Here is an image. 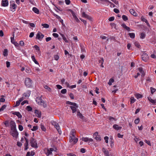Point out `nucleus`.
<instances>
[{
  "mask_svg": "<svg viewBox=\"0 0 156 156\" xmlns=\"http://www.w3.org/2000/svg\"><path fill=\"white\" fill-rule=\"evenodd\" d=\"M30 144L31 146L33 147L37 148L38 147L37 140L33 137H31L30 140Z\"/></svg>",
  "mask_w": 156,
  "mask_h": 156,
  "instance_id": "1",
  "label": "nucleus"
},
{
  "mask_svg": "<svg viewBox=\"0 0 156 156\" xmlns=\"http://www.w3.org/2000/svg\"><path fill=\"white\" fill-rule=\"evenodd\" d=\"M32 81L29 78H26L25 81V85L28 87H30L32 86Z\"/></svg>",
  "mask_w": 156,
  "mask_h": 156,
  "instance_id": "2",
  "label": "nucleus"
},
{
  "mask_svg": "<svg viewBox=\"0 0 156 156\" xmlns=\"http://www.w3.org/2000/svg\"><path fill=\"white\" fill-rule=\"evenodd\" d=\"M17 7V5L15 4V2L14 1H11L10 2V8L11 11L12 12L15 11Z\"/></svg>",
  "mask_w": 156,
  "mask_h": 156,
  "instance_id": "3",
  "label": "nucleus"
},
{
  "mask_svg": "<svg viewBox=\"0 0 156 156\" xmlns=\"http://www.w3.org/2000/svg\"><path fill=\"white\" fill-rule=\"evenodd\" d=\"M69 140L70 142L72 143V144H73L76 143L78 140V138L75 137V136H74L73 135L70 136L69 137Z\"/></svg>",
  "mask_w": 156,
  "mask_h": 156,
  "instance_id": "4",
  "label": "nucleus"
},
{
  "mask_svg": "<svg viewBox=\"0 0 156 156\" xmlns=\"http://www.w3.org/2000/svg\"><path fill=\"white\" fill-rule=\"evenodd\" d=\"M37 100L40 101V105L43 106L44 108H46L47 107V104L44 100H42L41 97H40L39 98H37L36 99V101H37Z\"/></svg>",
  "mask_w": 156,
  "mask_h": 156,
  "instance_id": "5",
  "label": "nucleus"
},
{
  "mask_svg": "<svg viewBox=\"0 0 156 156\" xmlns=\"http://www.w3.org/2000/svg\"><path fill=\"white\" fill-rule=\"evenodd\" d=\"M44 37V35L40 31H38L36 36V38L41 41Z\"/></svg>",
  "mask_w": 156,
  "mask_h": 156,
  "instance_id": "6",
  "label": "nucleus"
},
{
  "mask_svg": "<svg viewBox=\"0 0 156 156\" xmlns=\"http://www.w3.org/2000/svg\"><path fill=\"white\" fill-rule=\"evenodd\" d=\"M149 58L148 55L146 53H144L142 55V59L144 62H146Z\"/></svg>",
  "mask_w": 156,
  "mask_h": 156,
  "instance_id": "7",
  "label": "nucleus"
},
{
  "mask_svg": "<svg viewBox=\"0 0 156 156\" xmlns=\"http://www.w3.org/2000/svg\"><path fill=\"white\" fill-rule=\"evenodd\" d=\"M102 150L105 156H110L108 150L105 149L104 147H103Z\"/></svg>",
  "mask_w": 156,
  "mask_h": 156,
  "instance_id": "8",
  "label": "nucleus"
},
{
  "mask_svg": "<svg viewBox=\"0 0 156 156\" xmlns=\"http://www.w3.org/2000/svg\"><path fill=\"white\" fill-rule=\"evenodd\" d=\"M81 140L85 142H87L88 141L92 142L93 140L92 138H89L88 137H83L81 138Z\"/></svg>",
  "mask_w": 156,
  "mask_h": 156,
  "instance_id": "9",
  "label": "nucleus"
},
{
  "mask_svg": "<svg viewBox=\"0 0 156 156\" xmlns=\"http://www.w3.org/2000/svg\"><path fill=\"white\" fill-rule=\"evenodd\" d=\"M82 16L83 17L86 18L90 20H92L91 17L89 15L85 14V12H83L82 13Z\"/></svg>",
  "mask_w": 156,
  "mask_h": 156,
  "instance_id": "10",
  "label": "nucleus"
},
{
  "mask_svg": "<svg viewBox=\"0 0 156 156\" xmlns=\"http://www.w3.org/2000/svg\"><path fill=\"white\" fill-rule=\"evenodd\" d=\"M1 5L2 6L6 7L8 5V0H2Z\"/></svg>",
  "mask_w": 156,
  "mask_h": 156,
  "instance_id": "11",
  "label": "nucleus"
},
{
  "mask_svg": "<svg viewBox=\"0 0 156 156\" xmlns=\"http://www.w3.org/2000/svg\"><path fill=\"white\" fill-rule=\"evenodd\" d=\"M34 113L36 116L38 118H40L41 117V112L39 111L38 110L36 109L34 110Z\"/></svg>",
  "mask_w": 156,
  "mask_h": 156,
  "instance_id": "12",
  "label": "nucleus"
},
{
  "mask_svg": "<svg viewBox=\"0 0 156 156\" xmlns=\"http://www.w3.org/2000/svg\"><path fill=\"white\" fill-rule=\"evenodd\" d=\"M54 127L56 128L58 133L59 134H61L62 133V131L60 129V126L58 123H56V124L54 126Z\"/></svg>",
  "mask_w": 156,
  "mask_h": 156,
  "instance_id": "13",
  "label": "nucleus"
},
{
  "mask_svg": "<svg viewBox=\"0 0 156 156\" xmlns=\"http://www.w3.org/2000/svg\"><path fill=\"white\" fill-rule=\"evenodd\" d=\"M77 107L74 106H70V107L73 113H75L77 111V108L78 107V106L77 105Z\"/></svg>",
  "mask_w": 156,
  "mask_h": 156,
  "instance_id": "14",
  "label": "nucleus"
},
{
  "mask_svg": "<svg viewBox=\"0 0 156 156\" xmlns=\"http://www.w3.org/2000/svg\"><path fill=\"white\" fill-rule=\"evenodd\" d=\"M12 112V114L16 115L19 118H21L22 117V115L19 112Z\"/></svg>",
  "mask_w": 156,
  "mask_h": 156,
  "instance_id": "15",
  "label": "nucleus"
},
{
  "mask_svg": "<svg viewBox=\"0 0 156 156\" xmlns=\"http://www.w3.org/2000/svg\"><path fill=\"white\" fill-rule=\"evenodd\" d=\"M19 133L17 130L12 131L11 133V135L14 137L16 138H17L18 135Z\"/></svg>",
  "mask_w": 156,
  "mask_h": 156,
  "instance_id": "16",
  "label": "nucleus"
},
{
  "mask_svg": "<svg viewBox=\"0 0 156 156\" xmlns=\"http://www.w3.org/2000/svg\"><path fill=\"white\" fill-rule=\"evenodd\" d=\"M77 115L80 119H84L85 118V117L80 112L79 110V111H77Z\"/></svg>",
  "mask_w": 156,
  "mask_h": 156,
  "instance_id": "17",
  "label": "nucleus"
},
{
  "mask_svg": "<svg viewBox=\"0 0 156 156\" xmlns=\"http://www.w3.org/2000/svg\"><path fill=\"white\" fill-rule=\"evenodd\" d=\"M113 127L117 130L121 129L122 128L121 126H119L118 125L116 124L114 125L113 126Z\"/></svg>",
  "mask_w": 156,
  "mask_h": 156,
  "instance_id": "18",
  "label": "nucleus"
},
{
  "mask_svg": "<svg viewBox=\"0 0 156 156\" xmlns=\"http://www.w3.org/2000/svg\"><path fill=\"white\" fill-rule=\"evenodd\" d=\"M147 99L152 104L156 103V99L153 100L150 97H148Z\"/></svg>",
  "mask_w": 156,
  "mask_h": 156,
  "instance_id": "19",
  "label": "nucleus"
},
{
  "mask_svg": "<svg viewBox=\"0 0 156 156\" xmlns=\"http://www.w3.org/2000/svg\"><path fill=\"white\" fill-rule=\"evenodd\" d=\"M129 12L133 16H137V13L135 12V11L133 9H130Z\"/></svg>",
  "mask_w": 156,
  "mask_h": 156,
  "instance_id": "20",
  "label": "nucleus"
},
{
  "mask_svg": "<svg viewBox=\"0 0 156 156\" xmlns=\"http://www.w3.org/2000/svg\"><path fill=\"white\" fill-rule=\"evenodd\" d=\"M66 104L77 107V104L76 103L72 102L70 101H67L66 102Z\"/></svg>",
  "mask_w": 156,
  "mask_h": 156,
  "instance_id": "21",
  "label": "nucleus"
},
{
  "mask_svg": "<svg viewBox=\"0 0 156 156\" xmlns=\"http://www.w3.org/2000/svg\"><path fill=\"white\" fill-rule=\"evenodd\" d=\"M104 61V58H101L99 60V62L100 63H101L100 66L102 67H104L103 64Z\"/></svg>",
  "mask_w": 156,
  "mask_h": 156,
  "instance_id": "22",
  "label": "nucleus"
},
{
  "mask_svg": "<svg viewBox=\"0 0 156 156\" xmlns=\"http://www.w3.org/2000/svg\"><path fill=\"white\" fill-rule=\"evenodd\" d=\"M33 11L36 13L39 14V9L36 7H34L32 9Z\"/></svg>",
  "mask_w": 156,
  "mask_h": 156,
  "instance_id": "23",
  "label": "nucleus"
},
{
  "mask_svg": "<svg viewBox=\"0 0 156 156\" xmlns=\"http://www.w3.org/2000/svg\"><path fill=\"white\" fill-rule=\"evenodd\" d=\"M31 58L35 64L37 65L39 64V63L36 60L34 55H32L31 56Z\"/></svg>",
  "mask_w": 156,
  "mask_h": 156,
  "instance_id": "24",
  "label": "nucleus"
},
{
  "mask_svg": "<svg viewBox=\"0 0 156 156\" xmlns=\"http://www.w3.org/2000/svg\"><path fill=\"white\" fill-rule=\"evenodd\" d=\"M30 94V91H28L27 93H25L23 94V95L26 97H28Z\"/></svg>",
  "mask_w": 156,
  "mask_h": 156,
  "instance_id": "25",
  "label": "nucleus"
},
{
  "mask_svg": "<svg viewBox=\"0 0 156 156\" xmlns=\"http://www.w3.org/2000/svg\"><path fill=\"white\" fill-rule=\"evenodd\" d=\"M16 125L15 122L13 120H11L10 122V126L11 128L12 127Z\"/></svg>",
  "mask_w": 156,
  "mask_h": 156,
  "instance_id": "26",
  "label": "nucleus"
},
{
  "mask_svg": "<svg viewBox=\"0 0 156 156\" xmlns=\"http://www.w3.org/2000/svg\"><path fill=\"white\" fill-rule=\"evenodd\" d=\"M44 87L47 90L50 92H51V88L49 87L47 85H44Z\"/></svg>",
  "mask_w": 156,
  "mask_h": 156,
  "instance_id": "27",
  "label": "nucleus"
},
{
  "mask_svg": "<svg viewBox=\"0 0 156 156\" xmlns=\"http://www.w3.org/2000/svg\"><path fill=\"white\" fill-rule=\"evenodd\" d=\"M60 34L61 35L63 39L65 41L66 43H68L69 42L67 40L64 35L62 34Z\"/></svg>",
  "mask_w": 156,
  "mask_h": 156,
  "instance_id": "28",
  "label": "nucleus"
},
{
  "mask_svg": "<svg viewBox=\"0 0 156 156\" xmlns=\"http://www.w3.org/2000/svg\"><path fill=\"white\" fill-rule=\"evenodd\" d=\"M146 37V35L143 32H142L140 33V37L141 39H144Z\"/></svg>",
  "mask_w": 156,
  "mask_h": 156,
  "instance_id": "29",
  "label": "nucleus"
},
{
  "mask_svg": "<svg viewBox=\"0 0 156 156\" xmlns=\"http://www.w3.org/2000/svg\"><path fill=\"white\" fill-rule=\"evenodd\" d=\"M3 55L5 56H6L8 55V51L7 49L4 50L3 52Z\"/></svg>",
  "mask_w": 156,
  "mask_h": 156,
  "instance_id": "30",
  "label": "nucleus"
},
{
  "mask_svg": "<svg viewBox=\"0 0 156 156\" xmlns=\"http://www.w3.org/2000/svg\"><path fill=\"white\" fill-rule=\"evenodd\" d=\"M14 32H13L12 34V37H11V42L13 44V42H15L16 41H14Z\"/></svg>",
  "mask_w": 156,
  "mask_h": 156,
  "instance_id": "31",
  "label": "nucleus"
},
{
  "mask_svg": "<svg viewBox=\"0 0 156 156\" xmlns=\"http://www.w3.org/2000/svg\"><path fill=\"white\" fill-rule=\"evenodd\" d=\"M134 44L137 48H140L141 46L140 45L139 43L138 42H135L134 43Z\"/></svg>",
  "mask_w": 156,
  "mask_h": 156,
  "instance_id": "32",
  "label": "nucleus"
},
{
  "mask_svg": "<svg viewBox=\"0 0 156 156\" xmlns=\"http://www.w3.org/2000/svg\"><path fill=\"white\" fill-rule=\"evenodd\" d=\"M142 95L139 94H137L135 95V97L137 99L142 98Z\"/></svg>",
  "mask_w": 156,
  "mask_h": 156,
  "instance_id": "33",
  "label": "nucleus"
},
{
  "mask_svg": "<svg viewBox=\"0 0 156 156\" xmlns=\"http://www.w3.org/2000/svg\"><path fill=\"white\" fill-rule=\"evenodd\" d=\"M69 11L70 12L74 18H75V17H76V16L75 15V12L72 9H69Z\"/></svg>",
  "mask_w": 156,
  "mask_h": 156,
  "instance_id": "34",
  "label": "nucleus"
},
{
  "mask_svg": "<svg viewBox=\"0 0 156 156\" xmlns=\"http://www.w3.org/2000/svg\"><path fill=\"white\" fill-rule=\"evenodd\" d=\"M69 11L70 12L74 18H75V17H76V16L75 15V12L72 9H69Z\"/></svg>",
  "mask_w": 156,
  "mask_h": 156,
  "instance_id": "35",
  "label": "nucleus"
},
{
  "mask_svg": "<svg viewBox=\"0 0 156 156\" xmlns=\"http://www.w3.org/2000/svg\"><path fill=\"white\" fill-rule=\"evenodd\" d=\"M130 104H132L133 103L136 101V99H135L133 97H131L130 98Z\"/></svg>",
  "mask_w": 156,
  "mask_h": 156,
  "instance_id": "36",
  "label": "nucleus"
},
{
  "mask_svg": "<svg viewBox=\"0 0 156 156\" xmlns=\"http://www.w3.org/2000/svg\"><path fill=\"white\" fill-rule=\"evenodd\" d=\"M52 154V152H51L49 149H48L46 154L47 156H48L49 155H51Z\"/></svg>",
  "mask_w": 156,
  "mask_h": 156,
  "instance_id": "37",
  "label": "nucleus"
},
{
  "mask_svg": "<svg viewBox=\"0 0 156 156\" xmlns=\"http://www.w3.org/2000/svg\"><path fill=\"white\" fill-rule=\"evenodd\" d=\"M122 18L123 20L125 21H127L128 20V17L125 15H123Z\"/></svg>",
  "mask_w": 156,
  "mask_h": 156,
  "instance_id": "38",
  "label": "nucleus"
},
{
  "mask_svg": "<svg viewBox=\"0 0 156 156\" xmlns=\"http://www.w3.org/2000/svg\"><path fill=\"white\" fill-rule=\"evenodd\" d=\"M80 47L81 51L82 52L85 51V49L84 46L82 44L80 45Z\"/></svg>",
  "mask_w": 156,
  "mask_h": 156,
  "instance_id": "39",
  "label": "nucleus"
},
{
  "mask_svg": "<svg viewBox=\"0 0 156 156\" xmlns=\"http://www.w3.org/2000/svg\"><path fill=\"white\" fill-rule=\"evenodd\" d=\"M128 34L129 36L131 38H133L135 37V34L133 33H129Z\"/></svg>",
  "mask_w": 156,
  "mask_h": 156,
  "instance_id": "40",
  "label": "nucleus"
},
{
  "mask_svg": "<svg viewBox=\"0 0 156 156\" xmlns=\"http://www.w3.org/2000/svg\"><path fill=\"white\" fill-rule=\"evenodd\" d=\"M114 81V80L112 78H111L109 80V82H108V84L109 85H111L112 84V83H113Z\"/></svg>",
  "mask_w": 156,
  "mask_h": 156,
  "instance_id": "41",
  "label": "nucleus"
},
{
  "mask_svg": "<svg viewBox=\"0 0 156 156\" xmlns=\"http://www.w3.org/2000/svg\"><path fill=\"white\" fill-rule=\"evenodd\" d=\"M150 90L151 91V93L152 94H153V93L155 92L156 90V89L152 87L150 88Z\"/></svg>",
  "mask_w": 156,
  "mask_h": 156,
  "instance_id": "42",
  "label": "nucleus"
},
{
  "mask_svg": "<svg viewBox=\"0 0 156 156\" xmlns=\"http://www.w3.org/2000/svg\"><path fill=\"white\" fill-rule=\"evenodd\" d=\"M41 128L42 131H45L46 130V128L43 124H41Z\"/></svg>",
  "mask_w": 156,
  "mask_h": 156,
  "instance_id": "43",
  "label": "nucleus"
},
{
  "mask_svg": "<svg viewBox=\"0 0 156 156\" xmlns=\"http://www.w3.org/2000/svg\"><path fill=\"white\" fill-rule=\"evenodd\" d=\"M95 139L98 141H100L101 140V137L99 135L95 137Z\"/></svg>",
  "mask_w": 156,
  "mask_h": 156,
  "instance_id": "44",
  "label": "nucleus"
},
{
  "mask_svg": "<svg viewBox=\"0 0 156 156\" xmlns=\"http://www.w3.org/2000/svg\"><path fill=\"white\" fill-rule=\"evenodd\" d=\"M9 121L8 120H6L4 122V124L5 125V126L8 127L9 126Z\"/></svg>",
  "mask_w": 156,
  "mask_h": 156,
  "instance_id": "45",
  "label": "nucleus"
},
{
  "mask_svg": "<svg viewBox=\"0 0 156 156\" xmlns=\"http://www.w3.org/2000/svg\"><path fill=\"white\" fill-rule=\"evenodd\" d=\"M41 26H43L45 28H48L49 27V25L47 23L42 24Z\"/></svg>",
  "mask_w": 156,
  "mask_h": 156,
  "instance_id": "46",
  "label": "nucleus"
},
{
  "mask_svg": "<svg viewBox=\"0 0 156 156\" xmlns=\"http://www.w3.org/2000/svg\"><path fill=\"white\" fill-rule=\"evenodd\" d=\"M27 110L28 111H31L32 110V108L30 106H28L26 107Z\"/></svg>",
  "mask_w": 156,
  "mask_h": 156,
  "instance_id": "47",
  "label": "nucleus"
},
{
  "mask_svg": "<svg viewBox=\"0 0 156 156\" xmlns=\"http://www.w3.org/2000/svg\"><path fill=\"white\" fill-rule=\"evenodd\" d=\"M69 95L72 99H73L74 98V96L73 93H71L69 94Z\"/></svg>",
  "mask_w": 156,
  "mask_h": 156,
  "instance_id": "48",
  "label": "nucleus"
},
{
  "mask_svg": "<svg viewBox=\"0 0 156 156\" xmlns=\"http://www.w3.org/2000/svg\"><path fill=\"white\" fill-rule=\"evenodd\" d=\"M13 44L18 49V48L19 47V44L17 42H13Z\"/></svg>",
  "mask_w": 156,
  "mask_h": 156,
  "instance_id": "49",
  "label": "nucleus"
},
{
  "mask_svg": "<svg viewBox=\"0 0 156 156\" xmlns=\"http://www.w3.org/2000/svg\"><path fill=\"white\" fill-rule=\"evenodd\" d=\"M1 97L2 98H0V102H4L5 101V99L3 98V97H4L3 95H2Z\"/></svg>",
  "mask_w": 156,
  "mask_h": 156,
  "instance_id": "50",
  "label": "nucleus"
},
{
  "mask_svg": "<svg viewBox=\"0 0 156 156\" xmlns=\"http://www.w3.org/2000/svg\"><path fill=\"white\" fill-rule=\"evenodd\" d=\"M6 105H3L2 107L0 108V112L3 111L6 108Z\"/></svg>",
  "mask_w": 156,
  "mask_h": 156,
  "instance_id": "51",
  "label": "nucleus"
},
{
  "mask_svg": "<svg viewBox=\"0 0 156 156\" xmlns=\"http://www.w3.org/2000/svg\"><path fill=\"white\" fill-rule=\"evenodd\" d=\"M108 119L110 121H112V120H114L115 121H116L117 120L116 119L112 116H109L108 118Z\"/></svg>",
  "mask_w": 156,
  "mask_h": 156,
  "instance_id": "52",
  "label": "nucleus"
},
{
  "mask_svg": "<svg viewBox=\"0 0 156 156\" xmlns=\"http://www.w3.org/2000/svg\"><path fill=\"white\" fill-rule=\"evenodd\" d=\"M38 129V127L37 126H34L33 127V128L31 129L32 131H35L36 130Z\"/></svg>",
  "mask_w": 156,
  "mask_h": 156,
  "instance_id": "53",
  "label": "nucleus"
},
{
  "mask_svg": "<svg viewBox=\"0 0 156 156\" xmlns=\"http://www.w3.org/2000/svg\"><path fill=\"white\" fill-rule=\"evenodd\" d=\"M140 122V119L139 118H138L137 119H136L134 121V123L136 124H138Z\"/></svg>",
  "mask_w": 156,
  "mask_h": 156,
  "instance_id": "54",
  "label": "nucleus"
},
{
  "mask_svg": "<svg viewBox=\"0 0 156 156\" xmlns=\"http://www.w3.org/2000/svg\"><path fill=\"white\" fill-rule=\"evenodd\" d=\"M67 92V90L66 89H64L61 90V92L62 94H65Z\"/></svg>",
  "mask_w": 156,
  "mask_h": 156,
  "instance_id": "55",
  "label": "nucleus"
},
{
  "mask_svg": "<svg viewBox=\"0 0 156 156\" xmlns=\"http://www.w3.org/2000/svg\"><path fill=\"white\" fill-rule=\"evenodd\" d=\"M19 45H20L21 46H23L24 45V43L23 41H21L19 42Z\"/></svg>",
  "mask_w": 156,
  "mask_h": 156,
  "instance_id": "56",
  "label": "nucleus"
},
{
  "mask_svg": "<svg viewBox=\"0 0 156 156\" xmlns=\"http://www.w3.org/2000/svg\"><path fill=\"white\" fill-rule=\"evenodd\" d=\"M34 47L35 48V49L37 51H40V48L37 45H35L34 46Z\"/></svg>",
  "mask_w": 156,
  "mask_h": 156,
  "instance_id": "57",
  "label": "nucleus"
},
{
  "mask_svg": "<svg viewBox=\"0 0 156 156\" xmlns=\"http://www.w3.org/2000/svg\"><path fill=\"white\" fill-rule=\"evenodd\" d=\"M28 102L27 100H24L22 102H21V104L22 105H24V104H25L26 103L28 104Z\"/></svg>",
  "mask_w": 156,
  "mask_h": 156,
  "instance_id": "58",
  "label": "nucleus"
},
{
  "mask_svg": "<svg viewBox=\"0 0 156 156\" xmlns=\"http://www.w3.org/2000/svg\"><path fill=\"white\" fill-rule=\"evenodd\" d=\"M110 25L112 27L115 28L116 27V24L114 23H111Z\"/></svg>",
  "mask_w": 156,
  "mask_h": 156,
  "instance_id": "59",
  "label": "nucleus"
},
{
  "mask_svg": "<svg viewBox=\"0 0 156 156\" xmlns=\"http://www.w3.org/2000/svg\"><path fill=\"white\" fill-rule=\"evenodd\" d=\"M104 139L105 142L108 143V137L107 136H105L104 137Z\"/></svg>",
  "mask_w": 156,
  "mask_h": 156,
  "instance_id": "60",
  "label": "nucleus"
},
{
  "mask_svg": "<svg viewBox=\"0 0 156 156\" xmlns=\"http://www.w3.org/2000/svg\"><path fill=\"white\" fill-rule=\"evenodd\" d=\"M11 128V130L12 131L17 130L16 129V126L15 125L14 126L12 127Z\"/></svg>",
  "mask_w": 156,
  "mask_h": 156,
  "instance_id": "61",
  "label": "nucleus"
},
{
  "mask_svg": "<svg viewBox=\"0 0 156 156\" xmlns=\"http://www.w3.org/2000/svg\"><path fill=\"white\" fill-rule=\"evenodd\" d=\"M59 58V57L58 55H54V58L55 60L57 61L58 59Z\"/></svg>",
  "mask_w": 156,
  "mask_h": 156,
  "instance_id": "62",
  "label": "nucleus"
},
{
  "mask_svg": "<svg viewBox=\"0 0 156 156\" xmlns=\"http://www.w3.org/2000/svg\"><path fill=\"white\" fill-rule=\"evenodd\" d=\"M20 102L18 100L16 102V105L15 106V107H17L19 105H20Z\"/></svg>",
  "mask_w": 156,
  "mask_h": 156,
  "instance_id": "63",
  "label": "nucleus"
},
{
  "mask_svg": "<svg viewBox=\"0 0 156 156\" xmlns=\"http://www.w3.org/2000/svg\"><path fill=\"white\" fill-rule=\"evenodd\" d=\"M115 18L113 16H111L108 19V20L109 21H112L114 20Z\"/></svg>",
  "mask_w": 156,
  "mask_h": 156,
  "instance_id": "64",
  "label": "nucleus"
}]
</instances>
